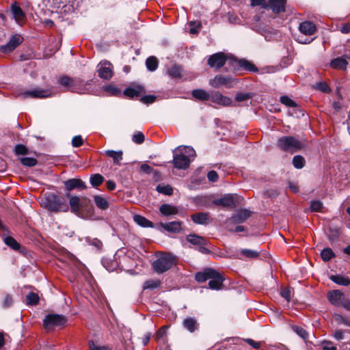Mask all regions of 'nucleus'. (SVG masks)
Segmentation results:
<instances>
[{"instance_id":"f257e3e1","label":"nucleus","mask_w":350,"mask_h":350,"mask_svg":"<svg viewBox=\"0 0 350 350\" xmlns=\"http://www.w3.org/2000/svg\"><path fill=\"white\" fill-rule=\"evenodd\" d=\"M176 264V257L169 253L158 256L152 263V268L157 273H162L171 269Z\"/></svg>"},{"instance_id":"f03ea898","label":"nucleus","mask_w":350,"mask_h":350,"mask_svg":"<svg viewBox=\"0 0 350 350\" xmlns=\"http://www.w3.org/2000/svg\"><path fill=\"white\" fill-rule=\"evenodd\" d=\"M277 146L284 151L295 152L304 147V144L293 136H283L277 141Z\"/></svg>"},{"instance_id":"7ed1b4c3","label":"nucleus","mask_w":350,"mask_h":350,"mask_svg":"<svg viewBox=\"0 0 350 350\" xmlns=\"http://www.w3.org/2000/svg\"><path fill=\"white\" fill-rule=\"evenodd\" d=\"M299 30L302 35H299L296 38V40L301 44H310L314 38H310V36L314 34L317 31L316 25L311 21H306L301 22L299 25Z\"/></svg>"},{"instance_id":"20e7f679","label":"nucleus","mask_w":350,"mask_h":350,"mask_svg":"<svg viewBox=\"0 0 350 350\" xmlns=\"http://www.w3.org/2000/svg\"><path fill=\"white\" fill-rule=\"evenodd\" d=\"M42 206L51 211H66L68 205L64 203L59 197L50 194L42 200Z\"/></svg>"},{"instance_id":"39448f33","label":"nucleus","mask_w":350,"mask_h":350,"mask_svg":"<svg viewBox=\"0 0 350 350\" xmlns=\"http://www.w3.org/2000/svg\"><path fill=\"white\" fill-rule=\"evenodd\" d=\"M232 58L228 55H226L222 52H219L211 55L208 59V65L215 70H219L224 66L226 61L229 60L232 64Z\"/></svg>"},{"instance_id":"423d86ee","label":"nucleus","mask_w":350,"mask_h":350,"mask_svg":"<svg viewBox=\"0 0 350 350\" xmlns=\"http://www.w3.org/2000/svg\"><path fill=\"white\" fill-rule=\"evenodd\" d=\"M234 81L235 79L230 75H217L209 80V85L215 88H218L221 85L230 88L234 86Z\"/></svg>"},{"instance_id":"0eeeda50","label":"nucleus","mask_w":350,"mask_h":350,"mask_svg":"<svg viewBox=\"0 0 350 350\" xmlns=\"http://www.w3.org/2000/svg\"><path fill=\"white\" fill-rule=\"evenodd\" d=\"M52 93L49 90H44L40 88H36L31 90H27L21 94V96L23 98H27L28 97L33 98H44L50 97Z\"/></svg>"},{"instance_id":"6e6552de","label":"nucleus","mask_w":350,"mask_h":350,"mask_svg":"<svg viewBox=\"0 0 350 350\" xmlns=\"http://www.w3.org/2000/svg\"><path fill=\"white\" fill-rule=\"evenodd\" d=\"M113 66L108 61L100 62L97 66L98 76L103 79L109 80L113 76Z\"/></svg>"},{"instance_id":"1a4fd4ad","label":"nucleus","mask_w":350,"mask_h":350,"mask_svg":"<svg viewBox=\"0 0 350 350\" xmlns=\"http://www.w3.org/2000/svg\"><path fill=\"white\" fill-rule=\"evenodd\" d=\"M66 319L64 316L59 314H48L43 321L44 326L46 328L53 326H60L65 323Z\"/></svg>"},{"instance_id":"9d476101","label":"nucleus","mask_w":350,"mask_h":350,"mask_svg":"<svg viewBox=\"0 0 350 350\" xmlns=\"http://www.w3.org/2000/svg\"><path fill=\"white\" fill-rule=\"evenodd\" d=\"M191 159L184 154V152H180L179 154H174L173 163L176 168L185 170L189 167Z\"/></svg>"},{"instance_id":"9b49d317","label":"nucleus","mask_w":350,"mask_h":350,"mask_svg":"<svg viewBox=\"0 0 350 350\" xmlns=\"http://www.w3.org/2000/svg\"><path fill=\"white\" fill-rule=\"evenodd\" d=\"M73 83V92L78 94H85L90 91L91 81H84L79 78L75 77Z\"/></svg>"},{"instance_id":"f8f14e48","label":"nucleus","mask_w":350,"mask_h":350,"mask_svg":"<svg viewBox=\"0 0 350 350\" xmlns=\"http://www.w3.org/2000/svg\"><path fill=\"white\" fill-rule=\"evenodd\" d=\"M10 12L17 24L22 25L25 23L26 15L16 2L12 5Z\"/></svg>"},{"instance_id":"ddd939ff","label":"nucleus","mask_w":350,"mask_h":350,"mask_svg":"<svg viewBox=\"0 0 350 350\" xmlns=\"http://www.w3.org/2000/svg\"><path fill=\"white\" fill-rule=\"evenodd\" d=\"M22 40L20 36H13L10 38L9 42L0 47L1 52L8 53L14 51L17 46L21 43Z\"/></svg>"},{"instance_id":"4468645a","label":"nucleus","mask_w":350,"mask_h":350,"mask_svg":"<svg viewBox=\"0 0 350 350\" xmlns=\"http://www.w3.org/2000/svg\"><path fill=\"white\" fill-rule=\"evenodd\" d=\"M251 216V211L247 209H241L234 214L228 220L232 224H241L245 222Z\"/></svg>"},{"instance_id":"2eb2a0df","label":"nucleus","mask_w":350,"mask_h":350,"mask_svg":"<svg viewBox=\"0 0 350 350\" xmlns=\"http://www.w3.org/2000/svg\"><path fill=\"white\" fill-rule=\"evenodd\" d=\"M344 296V293L340 291L333 290L328 292L327 299L332 305L339 307Z\"/></svg>"},{"instance_id":"dca6fc26","label":"nucleus","mask_w":350,"mask_h":350,"mask_svg":"<svg viewBox=\"0 0 350 350\" xmlns=\"http://www.w3.org/2000/svg\"><path fill=\"white\" fill-rule=\"evenodd\" d=\"M267 8L275 14L285 11L286 0H267Z\"/></svg>"},{"instance_id":"f3484780","label":"nucleus","mask_w":350,"mask_h":350,"mask_svg":"<svg viewBox=\"0 0 350 350\" xmlns=\"http://www.w3.org/2000/svg\"><path fill=\"white\" fill-rule=\"evenodd\" d=\"M215 275L211 277L209 280L208 286L211 289L219 290L222 288V284L224 278L217 271L215 270Z\"/></svg>"},{"instance_id":"a211bd4d","label":"nucleus","mask_w":350,"mask_h":350,"mask_svg":"<svg viewBox=\"0 0 350 350\" xmlns=\"http://www.w3.org/2000/svg\"><path fill=\"white\" fill-rule=\"evenodd\" d=\"M64 185L68 191H71L74 189H83L86 188L85 183L81 179L77 178H71L65 181Z\"/></svg>"},{"instance_id":"6ab92c4d","label":"nucleus","mask_w":350,"mask_h":350,"mask_svg":"<svg viewBox=\"0 0 350 350\" xmlns=\"http://www.w3.org/2000/svg\"><path fill=\"white\" fill-rule=\"evenodd\" d=\"M232 64H237L243 69L250 71V72H255L257 71L256 67L250 62L242 59H237L235 58H232Z\"/></svg>"},{"instance_id":"aec40b11","label":"nucleus","mask_w":350,"mask_h":350,"mask_svg":"<svg viewBox=\"0 0 350 350\" xmlns=\"http://www.w3.org/2000/svg\"><path fill=\"white\" fill-rule=\"evenodd\" d=\"M210 99L215 103L224 106H228L231 104L232 100L229 97L223 96L219 92H215L210 96Z\"/></svg>"},{"instance_id":"412c9836","label":"nucleus","mask_w":350,"mask_h":350,"mask_svg":"<svg viewBox=\"0 0 350 350\" xmlns=\"http://www.w3.org/2000/svg\"><path fill=\"white\" fill-rule=\"evenodd\" d=\"M215 274V269L206 268L203 271L198 272L196 274L195 278L198 282H204L207 280H209L211 277H213Z\"/></svg>"},{"instance_id":"4be33fe9","label":"nucleus","mask_w":350,"mask_h":350,"mask_svg":"<svg viewBox=\"0 0 350 350\" xmlns=\"http://www.w3.org/2000/svg\"><path fill=\"white\" fill-rule=\"evenodd\" d=\"M214 204L224 207L232 208L235 206L233 197L230 194L225 195L224 197L214 200Z\"/></svg>"},{"instance_id":"5701e85b","label":"nucleus","mask_w":350,"mask_h":350,"mask_svg":"<svg viewBox=\"0 0 350 350\" xmlns=\"http://www.w3.org/2000/svg\"><path fill=\"white\" fill-rule=\"evenodd\" d=\"M183 325L191 333L194 332L196 330L198 329L199 327V324L194 317L185 318L183 321Z\"/></svg>"},{"instance_id":"b1692460","label":"nucleus","mask_w":350,"mask_h":350,"mask_svg":"<svg viewBox=\"0 0 350 350\" xmlns=\"http://www.w3.org/2000/svg\"><path fill=\"white\" fill-rule=\"evenodd\" d=\"M160 226L170 232H179L181 230V223L180 221H171L168 223H161Z\"/></svg>"},{"instance_id":"393cba45","label":"nucleus","mask_w":350,"mask_h":350,"mask_svg":"<svg viewBox=\"0 0 350 350\" xmlns=\"http://www.w3.org/2000/svg\"><path fill=\"white\" fill-rule=\"evenodd\" d=\"M75 78L68 76H62L59 77L58 82L60 85L64 87L66 90L73 92V83Z\"/></svg>"},{"instance_id":"a878e982","label":"nucleus","mask_w":350,"mask_h":350,"mask_svg":"<svg viewBox=\"0 0 350 350\" xmlns=\"http://www.w3.org/2000/svg\"><path fill=\"white\" fill-rule=\"evenodd\" d=\"M160 212L164 216H170L178 213L177 207L168 204H163L160 206Z\"/></svg>"},{"instance_id":"bb28decb","label":"nucleus","mask_w":350,"mask_h":350,"mask_svg":"<svg viewBox=\"0 0 350 350\" xmlns=\"http://www.w3.org/2000/svg\"><path fill=\"white\" fill-rule=\"evenodd\" d=\"M144 92V89L142 86H135L127 88L124 94L131 98L140 96Z\"/></svg>"},{"instance_id":"cd10ccee","label":"nucleus","mask_w":350,"mask_h":350,"mask_svg":"<svg viewBox=\"0 0 350 350\" xmlns=\"http://www.w3.org/2000/svg\"><path fill=\"white\" fill-rule=\"evenodd\" d=\"M191 219L197 224L205 225L208 219V214L207 213H198L191 215Z\"/></svg>"},{"instance_id":"c85d7f7f","label":"nucleus","mask_w":350,"mask_h":350,"mask_svg":"<svg viewBox=\"0 0 350 350\" xmlns=\"http://www.w3.org/2000/svg\"><path fill=\"white\" fill-rule=\"evenodd\" d=\"M186 239L190 243L198 246L201 244H206V240L200 236L195 234H191L186 237Z\"/></svg>"},{"instance_id":"c756f323","label":"nucleus","mask_w":350,"mask_h":350,"mask_svg":"<svg viewBox=\"0 0 350 350\" xmlns=\"http://www.w3.org/2000/svg\"><path fill=\"white\" fill-rule=\"evenodd\" d=\"M330 280L338 285L345 286L350 285V279L347 277H345L340 275H331Z\"/></svg>"},{"instance_id":"7c9ffc66","label":"nucleus","mask_w":350,"mask_h":350,"mask_svg":"<svg viewBox=\"0 0 350 350\" xmlns=\"http://www.w3.org/2000/svg\"><path fill=\"white\" fill-rule=\"evenodd\" d=\"M192 96L199 100H208L210 99V95L202 89H196L192 91Z\"/></svg>"},{"instance_id":"2f4dec72","label":"nucleus","mask_w":350,"mask_h":350,"mask_svg":"<svg viewBox=\"0 0 350 350\" xmlns=\"http://www.w3.org/2000/svg\"><path fill=\"white\" fill-rule=\"evenodd\" d=\"M105 154L113 159L114 163L120 165V161L122 159V151L106 150Z\"/></svg>"},{"instance_id":"473e14b6","label":"nucleus","mask_w":350,"mask_h":350,"mask_svg":"<svg viewBox=\"0 0 350 350\" xmlns=\"http://www.w3.org/2000/svg\"><path fill=\"white\" fill-rule=\"evenodd\" d=\"M331 66L336 69H345L348 64L347 60L342 57H338L331 62Z\"/></svg>"},{"instance_id":"72a5a7b5","label":"nucleus","mask_w":350,"mask_h":350,"mask_svg":"<svg viewBox=\"0 0 350 350\" xmlns=\"http://www.w3.org/2000/svg\"><path fill=\"white\" fill-rule=\"evenodd\" d=\"M94 200L98 208L102 210H105L108 208L109 204L107 199L105 198L104 197L101 196H94Z\"/></svg>"},{"instance_id":"f704fd0d","label":"nucleus","mask_w":350,"mask_h":350,"mask_svg":"<svg viewBox=\"0 0 350 350\" xmlns=\"http://www.w3.org/2000/svg\"><path fill=\"white\" fill-rule=\"evenodd\" d=\"M176 150H178L179 152H184V154L187 155L188 158L191 159V161L193 160L196 156L195 150L191 146H179L176 148Z\"/></svg>"},{"instance_id":"c9c22d12","label":"nucleus","mask_w":350,"mask_h":350,"mask_svg":"<svg viewBox=\"0 0 350 350\" xmlns=\"http://www.w3.org/2000/svg\"><path fill=\"white\" fill-rule=\"evenodd\" d=\"M134 221L140 226L147 228L153 227L152 223L141 215H136L134 216Z\"/></svg>"},{"instance_id":"e433bc0d","label":"nucleus","mask_w":350,"mask_h":350,"mask_svg":"<svg viewBox=\"0 0 350 350\" xmlns=\"http://www.w3.org/2000/svg\"><path fill=\"white\" fill-rule=\"evenodd\" d=\"M3 241L5 245L9 246L14 250L17 251L21 248V245L12 237H4Z\"/></svg>"},{"instance_id":"4c0bfd02","label":"nucleus","mask_w":350,"mask_h":350,"mask_svg":"<svg viewBox=\"0 0 350 350\" xmlns=\"http://www.w3.org/2000/svg\"><path fill=\"white\" fill-rule=\"evenodd\" d=\"M146 65L150 71H154L158 67V61L155 57H149L146 61Z\"/></svg>"},{"instance_id":"58836bf2","label":"nucleus","mask_w":350,"mask_h":350,"mask_svg":"<svg viewBox=\"0 0 350 350\" xmlns=\"http://www.w3.org/2000/svg\"><path fill=\"white\" fill-rule=\"evenodd\" d=\"M70 205L72 212H77L80 208V198L77 196L70 197Z\"/></svg>"},{"instance_id":"ea45409f","label":"nucleus","mask_w":350,"mask_h":350,"mask_svg":"<svg viewBox=\"0 0 350 350\" xmlns=\"http://www.w3.org/2000/svg\"><path fill=\"white\" fill-rule=\"evenodd\" d=\"M321 256L323 261L326 262L333 258L335 256V254L331 248L327 247L321 251Z\"/></svg>"},{"instance_id":"a19ab883","label":"nucleus","mask_w":350,"mask_h":350,"mask_svg":"<svg viewBox=\"0 0 350 350\" xmlns=\"http://www.w3.org/2000/svg\"><path fill=\"white\" fill-rule=\"evenodd\" d=\"M167 73L172 78H179L182 75V69L180 66H173L167 70Z\"/></svg>"},{"instance_id":"79ce46f5","label":"nucleus","mask_w":350,"mask_h":350,"mask_svg":"<svg viewBox=\"0 0 350 350\" xmlns=\"http://www.w3.org/2000/svg\"><path fill=\"white\" fill-rule=\"evenodd\" d=\"M156 189L159 193L168 196H170L173 193V189L170 185H159Z\"/></svg>"},{"instance_id":"37998d69","label":"nucleus","mask_w":350,"mask_h":350,"mask_svg":"<svg viewBox=\"0 0 350 350\" xmlns=\"http://www.w3.org/2000/svg\"><path fill=\"white\" fill-rule=\"evenodd\" d=\"M293 164L295 168L301 169L305 165V159L301 155H296L293 159Z\"/></svg>"},{"instance_id":"c03bdc74","label":"nucleus","mask_w":350,"mask_h":350,"mask_svg":"<svg viewBox=\"0 0 350 350\" xmlns=\"http://www.w3.org/2000/svg\"><path fill=\"white\" fill-rule=\"evenodd\" d=\"M104 178L99 174H95L90 177V183L93 187H97L103 183Z\"/></svg>"},{"instance_id":"a18cd8bd","label":"nucleus","mask_w":350,"mask_h":350,"mask_svg":"<svg viewBox=\"0 0 350 350\" xmlns=\"http://www.w3.org/2000/svg\"><path fill=\"white\" fill-rule=\"evenodd\" d=\"M241 254L248 258H256L259 256V253L257 251L250 249L241 250Z\"/></svg>"},{"instance_id":"49530a36","label":"nucleus","mask_w":350,"mask_h":350,"mask_svg":"<svg viewBox=\"0 0 350 350\" xmlns=\"http://www.w3.org/2000/svg\"><path fill=\"white\" fill-rule=\"evenodd\" d=\"M27 304L29 305H36L39 301V297L36 293H29L26 297Z\"/></svg>"},{"instance_id":"de8ad7c7","label":"nucleus","mask_w":350,"mask_h":350,"mask_svg":"<svg viewBox=\"0 0 350 350\" xmlns=\"http://www.w3.org/2000/svg\"><path fill=\"white\" fill-rule=\"evenodd\" d=\"M323 207V204L320 200H312L310 202V208L311 211H321Z\"/></svg>"},{"instance_id":"09e8293b","label":"nucleus","mask_w":350,"mask_h":350,"mask_svg":"<svg viewBox=\"0 0 350 350\" xmlns=\"http://www.w3.org/2000/svg\"><path fill=\"white\" fill-rule=\"evenodd\" d=\"M21 162L23 165L27 167H33L37 164V161L31 157H23L21 159Z\"/></svg>"},{"instance_id":"8fccbe9b","label":"nucleus","mask_w":350,"mask_h":350,"mask_svg":"<svg viewBox=\"0 0 350 350\" xmlns=\"http://www.w3.org/2000/svg\"><path fill=\"white\" fill-rule=\"evenodd\" d=\"M280 102L282 104H284V105H285L286 106H288V107H297V104L295 103V102L294 100H293L292 99H291L287 96H281Z\"/></svg>"},{"instance_id":"3c124183","label":"nucleus","mask_w":350,"mask_h":350,"mask_svg":"<svg viewBox=\"0 0 350 350\" xmlns=\"http://www.w3.org/2000/svg\"><path fill=\"white\" fill-rule=\"evenodd\" d=\"M105 90L107 92L109 93L111 95H113V96L119 95L121 93V91L119 88H118L117 87L112 85H109L105 86Z\"/></svg>"},{"instance_id":"603ef678","label":"nucleus","mask_w":350,"mask_h":350,"mask_svg":"<svg viewBox=\"0 0 350 350\" xmlns=\"http://www.w3.org/2000/svg\"><path fill=\"white\" fill-rule=\"evenodd\" d=\"M315 88L325 93H329L331 92V89L329 88L328 85L323 81H319L317 83Z\"/></svg>"},{"instance_id":"864d4df0","label":"nucleus","mask_w":350,"mask_h":350,"mask_svg":"<svg viewBox=\"0 0 350 350\" xmlns=\"http://www.w3.org/2000/svg\"><path fill=\"white\" fill-rule=\"evenodd\" d=\"M160 284V282L157 280H148L144 282V289H154L157 288Z\"/></svg>"},{"instance_id":"5fc2aeb1","label":"nucleus","mask_w":350,"mask_h":350,"mask_svg":"<svg viewBox=\"0 0 350 350\" xmlns=\"http://www.w3.org/2000/svg\"><path fill=\"white\" fill-rule=\"evenodd\" d=\"M252 97V94L251 93L239 92L236 94L235 100L238 102H242L248 100Z\"/></svg>"},{"instance_id":"6e6d98bb","label":"nucleus","mask_w":350,"mask_h":350,"mask_svg":"<svg viewBox=\"0 0 350 350\" xmlns=\"http://www.w3.org/2000/svg\"><path fill=\"white\" fill-rule=\"evenodd\" d=\"M293 330L303 339H306L308 336L306 331L299 326H293Z\"/></svg>"},{"instance_id":"4d7b16f0","label":"nucleus","mask_w":350,"mask_h":350,"mask_svg":"<svg viewBox=\"0 0 350 350\" xmlns=\"http://www.w3.org/2000/svg\"><path fill=\"white\" fill-rule=\"evenodd\" d=\"M144 135L142 132H137V133L134 134L132 137L133 142L137 144H140L144 142Z\"/></svg>"},{"instance_id":"13d9d810","label":"nucleus","mask_w":350,"mask_h":350,"mask_svg":"<svg viewBox=\"0 0 350 350\" xmlns=\"http://www.w3.org/2000/svg\"><path fill=\"white\" fill-rule=\"evenodd\" d=\"M13 299L12 297L10 295H5L2 299V306L3 308H6L12 304Z\"/></svg>"},{"instance_id":"bf43d9fd","label":"nucleus","mask_w":350,"mask_h":350,"mask_svg":"<svg viewBox=\"0 0 350 350\" xmlns=\"http://www.w3.org/2000/svg\"><path fill=\"white\" fill-rule=\"evenodd\" d=\"M83 143V139L81 135H76L72 137V146L73 147H79Z\"/></svg>"},{"instance_id":"052dcab7","label":"nucleus","mask_w":350,"mask_h":350,"mask_svg":"<svg viewBox=\"0 0 350 350\" xmlns=\"http://www.w3.org/2000/svg\"><path fill=\"white\" fill-rule=\"evenodd\" d=\"M334 318L336 321L338 323H342L347 326H350V322L348 321L346 319H345L342 315L339 314H334Z\"/></svg>"},{"instance_id":"680f3d73","label":"nucleus","mask_w":350,"mask_h":350,"mask_svg":"<svg viewBox=\"0 0 350 350\" xmlns=\"http://www.w3.org/2000/svg\"><path fill=\"white\" fill-rule=\"evenodd\" d=\"M167 327V326H163L158 330L156 335V340L158 342H159L165 336Z\"/></svg>"},{"instance_id":"e2e57ef3","label":"nucleus","mask_w":350,"mask_h":350,"mask_svg":"<svg viewBox=\"0 0 350 350\" xmlns=\"http://www.w3.org/2000/svg\"><path fill=\"white\" fill-rule=\"evenodd\" d=\"M14 151L16 154H26L27 148L22 144H18L15 146Z\"/></svg>"},{"instance_id":"0e129e2a","label":"nucleus","mask_w":350,"mask_h":350,"mask_svg":"<svg viewBox=\"0 0 350 350\" xmlns=\"http://www.w3.org/2000/svg\"><path fill=\"white\" fill-rule=\"evenodd\" d=\"M267 0H251L252 6L260 5L263 8H267Z\"/></svg>"},{"instance_id":"69168bd1","label":"nucleus","mask_w":350,"mask_h":350,"mask_svg":"<svg viewBox=\"0 0 350 350\" xmlns=\"http://www.w3.org/2000/svg\"><path fill=\"white\" fill-rule=\"evenodd\" d=\"M86 241L88 243H89L92 245H94L97 249L100 248L102 246V242L100 240H98V239L87 238Z\"/></svg>"},{"instance_id":"338daca9","label":"nucleus","mask_w":350,"mask_h":350,"mask_svg":"<svg viewBox=\"0 0 350 350\" xmlns=\"http://www.w3.org/2000/svg\"><path fill=\"white\" fill-rule=\"evenodd\" d=\"M340 306L344 308L347 310L350 311V299L346 297L345 295L343 297V299L341 301V305Z\"/></svg>"},{"instance_id":"774afa93","label":"nucleus","mask_w":350,"mask_h":350,"mask_svg":"<svg viewBox=\"0 0 350 350\" xmlns=\"http://www.w3.org/2000/svg\"><path fill=\"white\" fill-rule=\"evenodd\" d=\"M321 350H336V348L333 345L332 342H326L323 344Z\"/></svg>"}]
</instances>
